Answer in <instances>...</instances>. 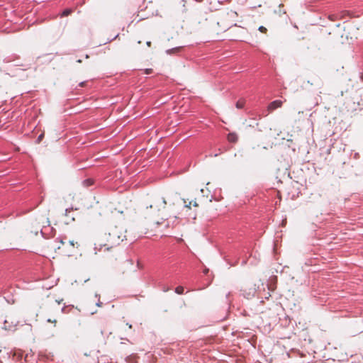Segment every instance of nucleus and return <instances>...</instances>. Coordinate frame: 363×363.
<instances>
[{
  "label": "nucleus",
  "mask_w": 363,
  "mask_h": 363,
  "mask_svg": "<svg viewBox=\"0 0 363 363\" xmlns=\"http://www.w3.org/2000/svg\"><path fill=\"white\" fill-rule=\"evenodd\" d=\"M244 106V101L240 100L236 103V107L238 108H242Z\"/></svg>",
  "instance_id": "6"
},
{
  "label": "nucleus",
  "mask_w": 363,
  "mask_h": 363,
  "mask_svg": "<svg viewBox=\"0 0 363 363\" xmlns=\"http://www.w3.org/2000/svg\"><path fill=\"white\" fill-rule=\"evenodd\" d=\"M228 140L231 143H235L238 140V136L235 133H230L228 135Z\"/></svg>",
  "instance_id": "3"
},
{
  "label": "nucleus",
  "mask_w": 363,
  "mask_h": 363,
  "mask_svg": "<svg viewBox=\"0 0 363 363\" xmlns=\"http://www.w3.org/2000/svg\"><path fill=\"white\" fill-rule=\"evenodd\" d=\"M48 322L55 323V320H50V319H48Z\"/></svg>",
  "instance_id": "15"
},
{
  "label": "nucleus",
  "mask_w": 363,
  "mask_h": 363,
  "mask_svg": "<svg viewBox=\"0 0 363 363\" xmlns=\"http://www.w3.org/2000/svg\"><path fill=\"white\" fill-rule=\"evenodd\" d=\"M84 182L87 183L88 185L91 184V182L90 180H86Z\"/></svg>",
  "instance_id": "12"
},
{
  "label": "nucleus",
  "mask_w": 363,
  "mask_h": 363,
  "mask_svg": "<svg viewBox=\"0 0 363 363\" xmlns=\"http://www.w3.org/2000/svg\"><path fill=\"white\" fill-rule=\"evenodd\" d=\"M193 205H194V206H197V203H196V201H194V202H193Z\"/></svg>",
  "instance_id": "14"
},
{
  "label": "nucleus",
  "mask_w": 363,
  "mask_h": 363,
  "mask_svg": "<svg viewBox=\"0 0 363 363\" xmlns=\"http://www.w3.org/2000/svg\"><path fill=\"white\" fill-rule=\"evenodd\" d=\"M150 42H147V45H150Z\"/></svg>",
  "instance_id": "19"
},
{
  "label": "nucleus",
  "mask_w": 363,
  "mask_h": 363,
  "mask_svg": "<svg viewBox=\"0 0 363 363\" xmlns=\"http://www.w3.org/2000/svg\"><path fill=\"white\" fill-rule=\"evenodd\" d=\"M192 201H190L189 204L185 205L186 207L190 208V206L191 205Z\"/></svg>",
  "instance_id": "13"
},
{
  "label": "nucleus",
  "mask_w": 363,
  "mask_h": 363,
  "mask_svg": "<svg viewBox=\"0 0 363 363\" xmlns=\"http://www.w3.org/2000/svg\"><path fill=\"white\" fill-rule=\"evenodd\" d=\"M128 326L129 327V328H132V325L130 324H128L127 323Z\"/></svg>",
  "instance_id": "16"
},
{
  "label": "nucleus",
  "mask_w": 363,
  "mask_h": 363,
  "mask_svg": "<svg viewBox=\"0 0 363 363\" xmlns=\"http://www.w3.org/2000/svg\"><path fill=\"white\" fill-rule=\"evenodd\" d=\"M165 204H166V201H165L164 199H162L161 201H160L158 202V203L155 204V206L164 208Z\"/></svg>",
  "instance_id": "4"
},
{
  "label": "nucleus",
  "mask_w": 363,
  "mask_h": 363,
  "mask_svg": "<svg viewBox=\"0 0 363 363\" xmlns=\"http://www.w3.org/2000/svg\"><path fill=\"white\" fill-rule=\"evenodd\" d=\"M69 242H70V244H71L72 245H74L73 241H70Z\"/></svg>",
  "instance_id": "18"
},
{
  "label": "nucleus",
  "mask_w": 363,
  "mask_h": 363,
  "mask_svg": "<svg viewBox=\"0 0 363 363\" xmlns=\"http://www.w3.org/2000/svg\"><path fill=\"white\" fill-rule=\"evenodd\" d=\"M43 137V134L40 135L38 136V139H37V142H38V143H40V140H42Z\"/></svg>",
  "instance_id": "9"
},
{
  "label": "nucleus",
  "mask_w": 363,
  "mask_h": 363,
  "mask_svg": "<svg viewBox=\"0 0 363 363\" xmlns=\"http://www.w3.org/2000/svg\"><path fill=\"white\" fill-rule=\"evenodd\" d=\"M184 287L179 286L175 289V292L178 294H182L184 293Z\"/></svg>",
  "instance_id": "5"
},
{
  "label": "nucleus",
  "mask_w": 363,
  "mask_h": 363,
  "mask_svg": "<svg viewBox=\"0 0 363 363\" xmlns=\"http://www.w3.org/2000/svg\"><path fill=\"white\" fill-rule=\"evenodd\" d=\"M96 305H97L98 306H101V303H100V302H99V303H96Z\"/></svg>",
  "instance_id": "17"
},
{
  "label": "nucleus",
  "mask_w": 363,
  "mask_h": 363,
  "mask_svg": "<svg viewBox=\"0 0 363 363\" xmlns=\"http://www.w3.org/2000/svg\"><path fill=\"white\" fill-rule=\"evenodd\" d=\"M125 235L122 231H119L116 227L111 230L108 235L104 234L99 236L94 242V254L101 251H109L111 248L118 245Z\"/></svg>",
  "instance_id": "1"
},
{
  "label": "nucleus",
  "mask_w": 363,
  "mask_h": 363,
  "mask_svg": "<svg viewBox=\"0 0 363 363\" xmlns=\"http://www.w3.org/2000/svg\"><path fill=\"white\" fill-rule=\"evenodd\" d=\"M71 13V10L70 9H65L62 13V16H68L69 13Z\"/></svg>",
  "instance_id": "7"
},
{
  "label": "nucleus",
  "mask_w": 363,
  "mask_h": 363,
  "mask_svg": "<svg viewBox=\"0 0 363 363\" xmlns=\"http://www.w3.org/2000/svg\"><path fill=\"white\" fill-rule=\"evenodd\" d=\"M283 102L281 100H275L271 102L268 106V110L272 111L281 106Z\"/></svg>",
  "instance_id": "2"
},
{
  "label": "nucleus",
  "mask_w": 363,
  "mask_h": 363,
  "mask_svg": "<svg viewBox=\"0 0 363 363\" xmlns=\"http://www.w3.org/2000/svg\"><path fill=\"white\" fill-rule=\"evenodd\" d=\"M4 324H5V328L6 329H11L10 326H7L6 324H7V320H5V322H4Z\"/></svg>",
  "instance_id": "10"
},
{
  "label": "nucleus",
  "mask_w": 363,
  "mask_h": 363,
  "mask_svg": "<svg viewBox=\"0 0 363 363\" xmlns=\"http://www.w3.org/2000/svg\"><path fill=\"white\" fill-rule=\"evenodd\" d=\"M258 30L260 31V32H262V33H264L266 32L267 30V28L262 26H259Z\"/></svg>",
  "instance_id": "8"
},
{
  "label": "nucleus",
  "mask_w": 363,
  "mask_h": 363,
  "mask_svg": "<svg viewBox=\"0 0 363 363\" xmlns=\"http://www.w3.org/2000/svg\"><path fill=\"white\" fill-rule=\"evenodd\" d=\"M151 72H152V69H147L145 70V73H146V74H150V73H151Z\"/></svg>",
  "instance_id": "11"
}]
</instances>
